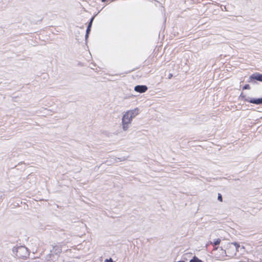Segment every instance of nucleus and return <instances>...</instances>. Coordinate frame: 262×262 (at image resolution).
Instances as JSON below:
<instances>
[{
  "mask_svg": "<svg viewBox=\"0 0 262 262\" xmlns=\"http://www.w3.org/2000/svg\"><path fill=\"white\" fill-rule=\"evenodd\" d=\"M139 114V110L136 107L127 111L122 116L121 119L122 127L123 131L128 130L130 127L133 119Z\"/></svg>",
  "mask_w": 262,
  "mask_h": 262,
  "instance_id": "obj_1",
  "label": "nucleus"
},
{
  "mask_svg": "<svg viewBox=\"0 0 262 262\" xmlns=\"http://www.w3.org/2000/svg\"><path fill=\"white\" fill-rule=\"evenodd\" d=\"M240 245L237 243H228L227 244L226 249L229 256H234L238 252Z\"/></svg>",
  "mask_w": 262,
  "mask_h": 262,
  "instance_id": "obj_2",
  "label": "nucleus"
},
{
  "mask_svg": "<svg viewBox=\"0 0 262 262\" xmlns=\"http://www.w3.org/2000/svg\"><path fill=\"white\" fill-rule=\"evenodd\" d=\"M134 90L137 92L142 93L145 92L147 90V87L146 85H138L135 87Z\"/></svg>",
  "mask_w": 262,
  "mask_h": 262,
  "instance_id": "obj_3",
  "label": "nucleus"
},
{
  "mask_svg": "<svg viewBox=\"0 0 262 262\" xmlns=\"http://www.w3.org/2000/svg\"><path fill=\"white\" fill-rule=\"evenodd\" d=\"M250 79L251 80L255 79L256 80L262 82V74L258 73L253 74L250 76Z\"/></svg>",
  "mask_w": 262,
  "mask_h": 262,
  "instance_id": "obj_4",
  "label": "nucleus"
},
{
  "mask_svg": "<svg viewBox=\"0 0 262 262\" xmlns=\"http://www.w3.org/2000/svg\"><path fill=\"white\" fill-rule=\"evenodd\" d=\"M246 101L256 104H262V98L258 99H246Z\"/></svg>",
  "mask_w": 262,
  "mask_h": 262,
  "instance_id": "obj_5",
  "label": "nucleus"
},
{
  "mask_svg": "<svg viewBox=\"0 0 262 262\" xmlns=\"http://www.w3.org/2000/svg\"><path fill=\"white\" fill-rule=\"evenodd\" d=\"M94 19V17H92L91 18V20L90 21V22L89 23V24L88 25V27L87 28V29H86V35H85V39H86L89 36V32L91 30V26H92V22H93V20Z\"/></svg>",
  "mask_w": 262,
  "mask_h": 262,
  "instance_id": "obj_6",
  "label": "nucleus"
},
{
  "mask_svg": "<svg viewBox=\"0 0 262 262\" xmlns=\"http://www.w3.org/2000/svg\"><path fill=\"white\" fill-rule=\"evenodd\" d=\"M189 262H203L202 260L199 259L196 256H194L193 259H191Z\"/></svg>",
  "mask_w": 262,
  "mask_h": 262,
  "instance_id": "obj_7",
  "label": "nucleus"
},
{
  "mask_svg": "<svg viewBox=\"0 0 262 262\" xmlns=\"http://www.w3.org/2000/svg\"><path fill=\"white\" fill-rule=\"evenodd\" d=\"M220 242H221L220 239L217 238V239L215 240V241L214 242V245H218L220 244Z\"/></svg>",
  "mask_w": 262,
  "mask_h": 262,
  "instance_id": "obj_8",
  "label": "nucleus"
},
{
  "mask_svg": "<svg viewBox=\"0 0 262 262\" xmlns=\"http://www.w3.org/2000/svg\"><path fill=\"white\" fill-rule=\"evenodd\" d=\"M217 200L221 202L223 201L222 196L220 193L218 194Z\"/></svg>",
  "mask_w": 262,
  "mask_h": 262,
  "instance_id": "obj_9",
  "label": "nucleus"
},
{
  "mask_svg": "<svg viewBox=\"0 0 262 262\" xmlns=\"http://www.w3.org/2000/svg\"><path fill=\"white\" fill-rule=\"evenodd\" d=\"M243 89H244V90H249V89H250V85H249V84H246V85L244 86Z\"/></svg>",
  "mask_w": 262,
  "mask_h": 262,
  "instance_id": "obj_10",
  "label": "nucleus"
},
{
  "mask_svg": "<svg viewBox=\"0 0 262 262\" xmlns=\"http://www.w3.org/2000/svg\"><path fill=\"white\" fill-rule=\"evenodd\" d=\"M239 97L241 98H242L243 99H244L245 101H246L245 99H247L246 97H245V96L243 94H241Z\"/></svg>",
  "mask_w": 262,
  "mask_h": 262,
  "instance_id": "obj_11",
  "label": "nucleus"
},
{
  "mask_svg": "<svg viewBox=\"0 0 262 262\" xmlns=\"http://www.w3.org/2000/svg\"><path fill=\"white\" fill-rule=\"evenodd\" d=\"M104 262H113V259L110 258V259H106L104 260Z\"/></svg>",
  "mask_w": 262,
  "mask_h": 262,
  "instance_id": "obj_12",
  "label": "nucleus"
},
{
  "mask_svg": "<svg viewBox=\"0 0 262 262\" xmlns=\"http://www.w3.org/2000/svg\"><path fill=\"white\" fill-rule=\"evenodd\" d=\"M171 76H172V75H171V74H170V75H169V78H170L171 77Z\"/></svg>",
  "mask_w": 262,
  "mask_h": 262,
  "instance_id": "obj_13",
  "label": "nucleus"
},
{
  "mask_svg": "<svg viewBox=\"0 0 262 262\" xmlns=\"http://www.w3.org/2000/svg\"><path fill=\"white\" fill-rule=\"evenodd\" d=\"M125 160V159H123V160H121L120 161H124Z\"/></svg>",
  "mask_w": 262,
  "mask_h": 262,
  "instance_id": "obj_14",
  "label": "nucleus"
},
{
  "mask_svg": "<svg viewBox=\"0 0 262 262\" xmlns=\"http://www.w3.org/2000/svg\"><path fill=\"white\" fill-rule=\"evenodd\" d=\"M106 0H102L103 2H104Z\"/></svg>",
  "mask_w": 262,
  "mask_h": 262,
  "instance_id": "obj_15",
  "label": "nucleus"
},
{
  "mask_svg": "<svg viewBox=\"0 0 262 262\" xmlns=\"http://www.w3.org/2000/svg\"><path fill=\"white\" fill-rule=\"evenodd\" d=\"M24 249V248H19V249Z\"/></svg>",
  "mask_w": 262,
  "mask_h": 262,
  "instance_id": "obj_16",
  "label": "nucleus"
}]
</instances>
